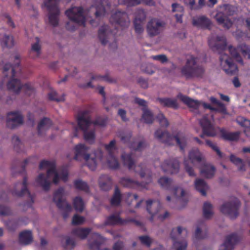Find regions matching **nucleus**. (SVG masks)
<instances>
[{"mask_svg":"<svg viewBox=\"0 0 250 250\" xmlns=\"http://www.w3.org/2000/svg\"><path fill=\"white\" fill-rule=\"evenodd\" d=\"M15 63L12 65L9 63H6L3 66V75L7 77L8 71L10 70V80L7 83V89L15 94H19L21 90L23 89L25 93L29 96L31 95L35 92L34 87L30 83H27L22 84L20 80L15 78V77H21V69L20 66V56L16 55L15 57Z\"/></svg>","mask_w":250,"mask_h":250,"instance_id":"obj_1","label":"nucleus"},{"mask_svg":"<svg viewBox=\"0 0 250 250\" xmlns=\"http://www.w3.org/2000/svg\"><path fill=\"white\" fill-rule=\"evenodd\" d=\"M208 45L214 51H218L220 54V65L223 70L229 75H235L238 71L237 66L233 62L231 58L222 52L227 48V40L224 36L211 37L208 40Z\"/></svg>","mask_w":250,"mask_h":250,"instance_id":"obj_2","label":"nucleus"},{"mask_svg":"<svg viewBox=\"0 0 250 250\" xmlns=\"http://www.w3.org/2000/svg\"><path fill=\"white\" fill-rule=\"evenodd\" d=\"M75 155L74 159L78 161L84 160L90 169L94 170L97 167V161H102L103 158V152L101 149L95 150L93 154L89 153V147L86 145L80 144L75 147Z\"/></svg>","mask_w":250,"mask_h":250,"instance_id":"obj_3","label":"nucleus"},{"mask_svg":"<svg viewBox=\"0 0 250 250\" xmlns=\"http://www.w3.org/2000/svg\"><path fill=\"white\" fill-rule=\"evenodd\" d=\"M204 67L197 62V58L193 56L187 60L186 64L181 69V75L186 79L202 78L205 74Z\"/></svg>","mask_w":250,"mask_h":250,"instance_id":"obj_4","label":"nucleus"},{"mask_svg":"<svg viewBox=\"0 0 250 250\" xmlns=\"http://www.w3.org/2000/svg\"><path fill=\"white\" fill-rule=\"evenodd\" d=\"M79 128L83 131L84 140L93 144L95 139V129H92L88 131V129L92 125L90 112L88 110H85L79 113L77 118Z\"/></svg>","mask_w":250,"mask_h":250,"instance_id":"obj_5","label":"nucleus"},{"mask_svg":"<svg viewBox=\"0 0 250 250\" xmlns=\"http://www.w3.org/2000/svg\"><path fill=\"white\" fill-rule=\"evenodd\" d=\"M155 137L160 142L166 145L171 146L173 142L176 141L177 145L182 151H184L186 146V139L185 137L179 138V135H171L167 131H163L161 129H157L155 132Z\"/></svg>","mask_w":250,"mask_h":250,"instance_id":"obj_6","label":"nucleus"},{"mask_svg":"<svg viewBox=\"0 0 250 250\" xmlns=\"http://www.w3.org/2000/svg\"><path fill=\"white\" fill-rule=\"evenodd\" d=\"M52 175H54L53 183L57 184L59 182L60 177L56 167L48 169L46 175L43 173L40 174L36 180V182L42 187L44 190L48 191L50 188L51 184L49 179Z\"/></svg>","mask_w":250,"mask_h":250,"instance_id":"obj_7","label":"nucleus"},{"mask_svg":"<svg viewBox=\"0 0 250 250\" xmlns=\"http://www.w3.org/2000/svg\"><path fill=\"white\" fill-rule=\"evenodd\" d=\"M146 210L151 215L150 221L152 222L155 217L161 220H164L169 216V213L166 211L162 215L160 212L162 209V205L160 202L157 200L149 199L146 202Z\"/></svg>","mask_w":250,"mask_h":250,"instance_id":"obj_8","label":"nucleus"},{"mask_svg":"<svg viewBox=\"0 0 250 250\" xmlns=\"http://www.w3.org/2000/svg\"><path fill=\"white\" fill-rule=\"evenodd\" d=\"M240 206V201L236 197H232L229 201L223 204L220 209L222 213L231 219H235L239 215Z\"/></svg>","mask_w":250,"mask_h":250,"instance_id":"obj_9","label":"nucleus"},{"mask_svg":"<svg viewBox=\"0 0 250 250\" xmlns=\"http://www.w3.org/2000/svg\"><path fill=\"white\" fill-rule=\"evenodd\" d=\"M63 193L64 189L62 188H59L55 191L53 200L59 209L64 211L63 213V217L65 219L67 217L68 213L71 211L72 207L71 205L63 198Z\"/></svg>","mask_w":250,"mask_h":250,"instance_id":"obj_10","label":"nucleus"},{"mask_svg":"<svg viewBox=\"0 0 250 250\" xmlns=\"http://www.w3.org/2000/svg\"><path fill=\"white\" fill-rule=\"evenodd\" d=\"M65 15L72 22L84 26L85 17L83 8L82 6H73L66 10Z\"/></svg>","mask_w":250,"mask_h":250,"instance_id":"obj_11","label":"nucleus"},{"mask_svg":"<svg viewBox=\"0 0 250 250\" xmlns=\"http://www.w3.org/2000/svg\"><path fill=\"white\" fill-rule=\"evenodd\" d=\"M229 51L231 56L238 62L243 63V60L240 55V52L245 58L250 59V46L245 43H242L237 48L232 46L229 47Z\"/></svg>","mask_w":250,"mask_h":250,"instance_id":"obj_12","label":"nucleus"},{"mask_svg":"<svg viewBox=\"0 0 250 250\" xmlns=\"http://www.w3.org/2000/svg\"><path fill=\"white\" fill-rule=\"evenodd\" d=\"M122 159L124 164L126 166L128 169H133L136 173H139L142 178H144L146 175V169L144 168L143 164H140L136 167L135 162L132 158V154L123 153L122 155Z\"/></svg>","mask_w":250,"mask_h":250,"instance_id":"obj_13","label":"nucleus"},{"mask_svg":"<svg viewBox=\"0 0 250 250\" xmlns=\"http://www.w3.org/2000/svg\"><path fill=\"white\" fill-rule=\"evenodd\" d=\"M110 21L112 24L121 26L122 29L128 27L130 23L127 13L121 11H117L113 13L110 19Z\"/></svg>","mask_w":250,"mask_h":250,"instance_id":"obj_14","label":"nucleus"},{"mask_svg":"<svg viewBox=\"0 0 250 250\" xmlns=\"http://www.w3.org/2000/svg\"><path fill=\"white\" fill-rule=\"evenodd\" d=\"M199 123L203 130V133L200 135L201 138H203L205 135L214 137L216 135V128L207 117L202 118Z\"/></svg>","mask_w":250,"mask_h":250,"instance_id":"obj_15","label":"nucleus"},{"mask_svg":"<svg viewBox=\"0 0 250 250\" xmlns=\"http://www.w3.org/2000/svg\"><path fill=\"white\" fill-rule=\"evenodd\" d=\"M7 116L6 126L10 129H14L23 123V117L18 111L10 112Z\"/></svg>","mask_w":250,"mask_h":250,"instance_id":"obj_16","label":"nucleus"},{"mask_svg":"<svg viewBox=\"0 0 250 250\" xmlns=\"http://www.w3.org/2000/svg\"><path fill=\"white\" fill-rule=\"evenodd\" d=\"M162 170L168 174H176L179 170V162L177 159L166 160L161 165Z\"/></svg>","mask_w":250,"mask_h":250,"instance_id":"obj_17","label":"nucleus"},{"mask_svg":"<svg viewBox=\"0 0 250 250\" xmlns=\"http://www.w3.org/2000/svg\"><path fill=\"white\" fill-rule=\"evenodd\" d=\"M152 181V177L151 176H149L147 178V181L145 183L142 182L139 183L137 181L133 180L128 178H122L121 179L120 183L125 187L129 188H137L139 187H142L144 188H147V185Z\"/></svg>","mask_w":250,"mask_h":250,"instance_id":"obj_18","label":"nucleus"},{"mask_svg":"<svg viewBox=\"0 0 250 250\" xmlns=\"http://www.w3.org/2000/svg\"><path fill=\"white\" fill-rule=\"evenodd\" d=\"M227 8H225V11H219L217 12L215 16V19L218 24L227 29H229L232 25V21L229 18L228 16L230 14L227 13Z\"/></svg>","mask_w":250,"mask_h":250,"instance_id":"obj_19","label":"nucleus"},{"mask_svg":"<svg viewBox=\"0 0 250 250\" xmlns=\"http://www.w3.org/2000/svg\"><path fill=\"white\" fill-rule=\"evenodd\" d=\"M109 8L110 4L107 0H94V4L92 5L96 9L95 15L96 18H99L105 15L106 13L105 7Z\"/></svg>","mask_w":250,"mask_h":250,"instance_id":"obj_20","label":"nucleus"},{"mask_svg":"<svg viewBox=\"0 0 250 250\" xmlns=\"http://www.w3.org/2000/svg\"><path fill=\"white\" fill-rule=\"evenodd\" d=\"M22 187L20 191H18L16 189H13L12 191V194L18 197H22L25 194H27L30 199V203H27V205L28 206H31L32 204L34 203V197L31 194L27 188V178L26 176H24L23 179V181L22 183Z\"/></svg>","mask_w":250,"mask_h":250,"instance_id":"obj_21","label":"nucleus"},{"mask_svg":"<svg viewBox=\"0 0 250 250\" xmlns=\"http://www.w3.org/2000/svg\"><path fill=\"white\" fill-rule=\"evenodd\" d=\"M239 241V238L235 233L228 235L224 243L222 244L219 250H233L234 246Z\"/></svg>","mask_w":250,"mask_h":250,"instance_id":"obj_22","label":"nucleus"},{"mask_svg":"<svg viewBox=\"0 0 250 250\" xmlns=\"http://www.w3.org/2000/svg\"><path fill=\"white\" fill-rule=\"evenodd\" d=\"M48 6V10L49 11L48 20L49 23L53 26L55 27L59 23V16L60 15V10L57 4H54L52 6Z\"/></svg>","mask_w":250,"mask_h":250,"instance_id":"obj_23","label":"nucleus"},{"mask_svg":"<svg viewBox=\"0 0 250 250\" xmlns=\"http://www.w3.org/2000/svg\"><path fill=\"white\" fill-rule=\"evenodd\" d=\"M192 24L199 28L209 29L212 23L210 20L206 16H199L193 19Z\"/></svg>","mask_w":250,"mask_h":250,"instance_id":"obj_24","label":"nucleus"},{"mask_svg":"<svg viewBox=\"0 0 250 250\" xmlns=\"http://www.w3.org/2000/svg\"><path fill=\"white\" fill-rule=\"evenodd\" d=\"M91 240H88L89 249L91 250H99L101 245L104 242V238L98 233L92 232L91 234Z\"/></svg>","mask_w":250,"mask_h":250,"instance_id":"obj_25","label":"nucleus"},{"mask_svg":"<svg viewBox=\"0 0 250 250\" xmlns=\"http://www.w3.org/2000/svg\"><path fill=\"white\" fill-rule=\"evenodd\" d=\"M222 139L226 141H236L239 140L240 136V131L229 132L224 128H217Z\"/></svg>","mask_w":250,"mask_h":250,"instance_id":"obj_26","label":"nucleus"},{"mask_svg":"<svg viewBox=\"0 0 250 250\" xmlns=\"http://www.w3.org/2000/svg\"><path fill=\"white\" fill-rule=\"evenodd\" d=\"M133 221V219H123L119 215L112 214L107 217L105 224L106 225H122Z\"/></svg>","mask_w":250,"mask_h":250,"instance_id":"obj_27","label":"nucleus"},{"mask_svg":"<svg viewBox=\"0 0 250 250\" xmlns=\"http://www.w3.org/2000/svg\"><path fill=\"white\" fill-rule=\"evenodd\" d=\"M162 26V23L156 20H151L147 25V31L151 37L157 35L160 33V28Z\"/></svg>","mask_w":250,"mask_h":250,"instance_id":"obj_28","label":"nucleus"},{"mask_svg":"<svg viewBox=\"0 0 250 250\" xmlns=\"http://www.w3.org/2000/svg\"><path fill=\"white\" fill-rule=\"evenodd\" d=\"M112 179L108 175H102L99 178V187L102 190H109L112 188Z\"/></svg>","mask_w":250,"mask_h":250,"instance_id":"obj_29","label":"nucleus"},{"mask_svg":"<svg viewBox=\"0 0 250 250\" xmlns=\"http://www.w3.org/2000/svg\"><path fill=\"white\" fill-rule=\"evenodd\" d=\"M119 4H124L127 6H133L143 3L147 5L154 6L155 2L153 0H118Z\"/></svg>","mask_w":250,"mask_h":250,"instance_id":"obj_30","label":"nucleus"},{"mask_svg":"<svg viewBox=\"0 0 250 250\" xmlns=\"http://www.w3.org/2000/svg\"><path fill=\"white\" fill-rule=\"evenodd\" d=\"M215 171V168L214 166L204 162L200 167L201 174L206 178H212L214 175Z\"/></svg>","mask_w":250,"mask_h":250,"instance_id":"obj_31","label":"nucleus"},{"mask_svg":"<svg viewBox=\"0 0 250 250\" xmlns=\"http://www.w3.org/2000/svg\"><path fill=\"white\" fill-rule=\"evenodd\" d=\"M33 239V235L31 230H25L21 231L19 234V242L21 245H29L32 242Z\"/></svg>","mask_w":250,"mask_h":250,"instance_id":"obj_32","label":"nucleus"},{"mask_svg":"<svg viewBox=\"0 0 250 250\" xmlns=\"http://www.w3.org/2000/svg\"><path fill=\"white\" fill-rule=\"evenodd\" d=\"M109 27L104 25L102 26L98 31V37L101 42L103 45H105L107 42L109 36Z\"/></svg>","mask_w":250,"mask_h":250,"instance_id":"obj_33","label":"nucleus"},{"mask_svg":"<svg viewBox=\"0 0 250 250\" xmlns=\"http://www.w3.org/2000/svg\"><path fill=\"white\" fill-rule=\"evenodd\" d=\"M175 229H172L170 233L171 238L173 241V247L175 250H186L187 247V242L186 240L184 239L181 241L176 240V238L173 235Z\"/></svg>","mask_w":250,"mask_h":250,"instance_id":"obj_34","label":"nucleus"},{"mask_svg":"<svg viewBox=\"0 0 250 250\" xmlns=\"http://www.w3.org/2000/svg\"><path fill=\"white\" fill-rule=\"evenodd\" d=\"M184 8L181 5L177 3L172 4V11L173 12H177L174 16L177 22L182 23V18L184 14Z\"/></svg>","mask_w":250,"mask_h":250,"instance_id":"obj_35","label":"nucleus"},{"mask_svg":"<svg viewBox=\"0 0 250 250\" xmlns=\"http://www.w3.org/2000/svg\"><path fill=\"white\" fill-rule=\"evenodd\" d=\"M188 157L193 164L195 163H201L203 162L201 152L198 149H192L189 152Z\"/></svg>","mask_w":250,"mask_h":250,"instance_id":"obj_36","label":"nucleus"},{"mask_svg":"<svg viewBox=\"0 0 250 250\" xmlns=\"http://www.w3.org/2000/svg\"><path fill=\"white\" fill-rule=\"evenodd\" d=\"M195 188L202 195H206V190L208 188V186L204 180L196 179L195 181Z\"/></svg>","mask_w":250,"mask_h":250,"instance_id":"obj_37","label":"nucleus"},{"mask_svg":"<svg viewBox=\"0 0 250 250\" xmlns=\"http://www.w3.org/2000/svg\"><path fill=\"white\" fill-rule=\"evenodd\" d=\"M180 99L184 104L190 108L197 109L200 106V103L198 101L194 100L188 96L181 95Z\"/></svg>","mask_w":250,"mask_h":250,"instance_id":"obj_38","label":"nucleus"},{"mask_svg":"<svg viewBox=\"0 0 250 250\" xmlns=\"http://www.w3.org/2000/svg\"><path fill=\"white\" fill-rule=\"evenodd\" d=\"M51 120L48 118H43L39 123L38 125V132L39 135H41L43 130L48 129L52 125Z\"/></svg>","mask_w":250,"mask_h":250,"instance_id":"obj_39","label":"nucleus"},{"mask_svg":"<svg viewBox=\"0 0 250 250\" xmlns=\"http://www.w3.org/2000/svg\"><path fill=\"white\" fill-rule=\"evenodd\" d=\"M122 194L120 189L116 187L115 188L114 193L110 200V204L112 206H118L120 205L122 201Z\"/></svg>","mask_w":250,"mask_h":250,"instance_id":"obj_40","label":"nucleus"},{"mask_svg":"<svg viewBox=\"0 0 250 250\" xmlns=\"http://www.w3.org/2000/svg\"><path fill=\"white\" fill-rule=\"evenodd\" d=\"M158 182L162 188L167 190L171 189L173 185L172 180L166 176L160 178Z\"/></svg>","mask_w":250,"mask_h":250,"instance_id":"obj_41","label":"nucleus"},{"mask_svg":"<svg viewBox=\"0 0 250 250\" xmlns=\"http://www.w3.org/2000/svg\"><path fill=\"white\" fill-rule=\"evenodd\" d=\"M91 229L89 228H78L73 229L72 233L82 239H85L90 233Z\"/></svg>","mask_w":250,"mask_h":250,"instance_id":"obj_42","label":"nucleus"},{"mask_svg":"<svg viewBox=\"0 0 250 250\" xmlns=\"http://www.w3.org/2000/svg\"><path fill=\"white\" fill-rule=\"evenodd\" d=\"M160 103L164 106L172 107L174 109L178 108V104L176 100L171 98H159Z\"/></svg>","mask_w":250,"mask_h":250,"instance_id":"obj_43","label":"nucleus"},{"mask_svg":"<svg viewBox=\"0 0 250 250\" xmlns=\"http://www.w3.org/2000/svg\"><path fill=\"white\" fill-rule=\"evenodd\" d=\"M143 113L142 118L144 122L147 124H152L154 121V116L153 113L147 108H142Z\"/></svg>","mask_w":250,"mask_h":250,"instance_id":"obj_44","label":"nucleus"},{"mask_svg":"<svg viewBox=\"0 0 250 250\" xmlns=\"http://www.w3.org/2000/svg\"><path fill=\"white\" fill-rule=\"evenodd\" d=\"M37 42L32 45L31 50L30 52V57L33 58L38 57L41 54V46L39 44L40 39L36 38Z\"/></svg>","mask_w":250,"mask_h":250,"instance_id":"obj_45","label":"nucleus"},{"mask_svg":"<svg viewBox=\"0 0 250 250\" xmlns=\"http://www.w3.org/2000/svg\"><path fill=\"white\" fill-rule=\"evenodd\" d=\"M75 188L80 190L83 191L86 193L89 192V188L87 183L82 180H76L74 182Z\"/></svg>","mask_w":250,"mask_h":250,"instance_id":"obj_46","label":"nucleus"},{"mask_svg":"<svg viewBox=\"0 0 250 250\" xmlns=\"http://www.w3.org/2000/svg\"><path fill=\"white\" fill-rule=\"evenodd\" d=\"M73 204L75 209L78 212H82L84 209V202L80 196H77L74 198Z\"/></svg>","mask_w":250,"mask_h":250,"instance_id":"obj_47","label":"nucleus"},{"mask_svg":"<svg viewBox=\"0 0 250 250\" xmlns=\"http://www.w3.org/2000/svg\"><path fill=\"white\" fill-rule=\"evenodd\" d=\"M212 206L209 202H205L203 206V215L205 218L209 219L213 215Z\"/></svg>","mask_w":250,"mask_h":250,"instance_id":"obj_48","label":"nucleus"},{"mask_svg":"<svg viewBox=\"0 0 250 250\" xmlns=\"http://www.w3.org/2000/svg\"><path fill=\"white\" fill-rule=\"evenodd\" d=\"M107 163L110 169H117L119 168V163L114 154H112V156H108L107 159Z\"/></svg>","mask_w":250,"mask_h":250,"instance_id":"obj_49","label":"nucleus"},{"mask_svg":"<svg viewBox=\"0 0 250 250\" xmlns=\"http://www.w3.org/2000/svg\"><path fill=\"white\" fill-rule=\"evenodd\" d=\"M230 160L234 164L238 167V169L240 171L245 170V165L242 159L236 157L233 154H231L230 156Z\"/></svg>","mask_w":250,"mask_h":250,"instance_id":"obj_50","label":"nucleus"},{"mask_svg":"<svg viewBox=\"0 0 250 250\" xmlns=\"http://www.w3.org/2000/svg\"><path fill=\"white\" fill-rule=\"evenodd\" d=\"M3 47L10 48L14 45V40L12 37L4 35L1 42Z\"/></svg>","mask_w":250,"mask_h":250,"instance_id":"obj_51","label":"nucleus"},{"mask_svg":"<svg viewBox=\"0 0 250 250\" xmlns=\"http://www.w3.org/2000/svg\"><path fill=\"white\" fill-rule=\"evenodd\" d=\"M104 147L108 152V156H112V154H114V151L117 150L116 141L115 140L111 141L109 144L104 145Z\"/></svg>","mask_w":250,"mask_h":250,"instance_id":"obj_52","label":"nucleus"},{"mask_svg":"<svg viewBox=\"0 0 250 250\" xmlns=\"http://www.w3.org/2000/svg\"><path fill=\"white\" fill-rule=\"evenodd\" d=\"M133 24L135 33L138 35L142 34L144 30L143 27L144 22H142L138 20H134Z\"/></svg>","mask_w":250,"mask_h":250,"instance_id":"obj_53","label":"nucleus"},{"mask_svg":"<svg viewBox=\"0 0 250 250\" xmlns=\"http://www.w3.org/2000/svg\"><path fill=\"white\" fill-rule=\"evenodd\" d=\"M48 167L49 168H55L56 167V164L54 161H49L47 160H42L41 162L39 168L42 169L44 168Z\"/></svg>","mask_w":250,"mask_h":250,"instance_id":"obj_54","label":"nucleus"},{"mask_svg":"<svg viewBox=\"0 0 250 250\" xmlns=\"http://www.w3.org/2000/svg\"><path fill=\"white\" fill-rule=\"evenodd\" d=\"M48 99L50 101H54L56 102H61L64 100V95L61 97H58L57 93L55 91H51L48 94Z\"/></svg>","mask_w":250,"mask_h":250,"instance_id":"obj_55","label":"nucleus"},{"mask_svg":"<svg viewBox=\"0 0 250 250\" xmlns=\"http://www.w3.org/2000/svg\"><path fill=\"white\" fill-rule=\"evenodd\" d=\"M12 142L13 144L15 150L17 152H19L21 150V146H22L21 142L19 138L16 135L13 136L12 138Z\"/></svg>","mask_w":250,"mask_h":250,"instance_id":"obj_56","label":"nucleus"},{"mask_svg":"<svg viewBox=\"0 0 250 250\" xmlns=\"http://www.w3.org/2000/svg\"><path fill=\"white\" fill-rule=\"evenodd\" d=\"M206 144L207 146L211 148L213 150L216 152V154L219 158L222 157V153L221 152L219 147L216 146L215 144L213 143L211 141L208 140L206 141Z\"/></svg>","mask_w":250,"mask_h":250,"instance_id":"obj_57","label":"nucleus"},{"mask_svg":"<svg viewBox=\"0 0 250 250\" xmlns=\"http://www.w3.org/2000/svg\"><path fill=\"white\" fill-rule=\"evenodd\" d=\"M138 238L143 245H144L148 248L151 246V245L152 243V240L148 236H139Z\"/></svg>","mask_w":250,"mask_h":250,"instance_id":"obj_58","label":"nucleus"},{"mask_svg":"<svg viewBox=\"0 0 250 250\" xmlns=\"http://www.w3.org/2000/svg\"><path fill=\"white\" fill-rule=\"evenodd\" d=\"M146 146V144L144 140L141 141L139 142L137 146H135L134 143L130 145L129 147L136 151H142Z\"/></svg>","mask_w":250,"mask_h":250,"instance_id":"obj_59","label":"nucleus"},{"mask_svg":"<svg viewBox=\"0 0 250 250\" xmlns=\"http://www.w3.org/2000/svg\"><path fill=\"white\" fill-rule=\"evenodd\" d=\"M92 122V125L104 126L107 123V119L101 117H97L96 119Z\"/></svg>","mask_w":250,"mask_h":250,"instance_id":"obj_60","label":"nucleus"},{"mask_svg":"<svg viewBox=\"0 0 250 250\" xmlns=\"http://www.w3.org/2000/svg\"><path fill=\"white\" fill-rule=\"evenodd\" d=\"M156 118L161 126L165 127L168 126V122L162 113L159 114Z\"/></svg>","mask_w":250,"mask_h":250,"instance_id":"obj_61","label":"nucleus"},{"mask_svg":"<svg viewBox=\"0 0 250 250\" xmlns=\"http://www.w3.org/2000/svg\"><path fill=\"white\" fill-rule=\"evenodd\" d=\"M146 18L145 11L142 9H138L136 12V16L134 20H138L142 22H144Z\"/></svg>","mask_w":250,"mask_h":250,"instance_id":"obj_62","label":"nucleus"},{"mask_svg":"<svg viewBox=\"0 0 250 250\" xmlns=\"http://www.w3.org/2000/svg\"><path fill=\"white\" fill-rule=\"evenodd\" d=\"M85 218L84 217L75 214L73 217L72 223L74 225H79L83 224Z\"/></svg>","mask_w":250,"mask_h":250,"instance_id":"obj_63","label":"nucleus"},{"mask_svg":"<svg viewBox=\"0 0 250 250\" xmlns=\"http://www.w3.org/2000/svg\"><path fill=\"white\" fill-rule=\"evenodd\" d=\"M6 226L9 231H14L18 227V222L15 220H10L7 222Z\"/></svg>","mask_w":250,"mask_h":250,"instance_id":"obj_64","label":"nucleus"}]
</instances>
